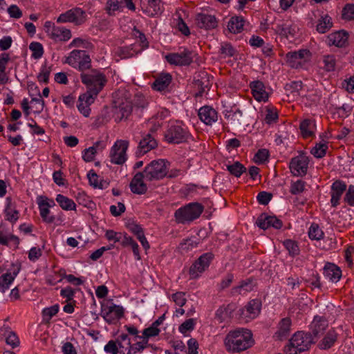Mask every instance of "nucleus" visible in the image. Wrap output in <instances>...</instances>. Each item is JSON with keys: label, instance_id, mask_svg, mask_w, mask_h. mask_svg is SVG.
I'll return each instance as SVG.
<instances>
[{"label": "nucleus", "instance_id": "1", "mask_svg": "<svg viewBox=\"0 0 354 354\" xmlns=\"http://www.w3.org/2000/svg\"><path fill=\"white\" fill-rule=\"evenodd\" d=\"M253 344L251 331L243 328L230 331L224 339L226 350L233 353L247 350Z\"/></svg>", "mask_w": 354, "mask_h": 354}, {"label": "nucleus", "instance_id": "2", "mask_svg": "<svg viewBox=\"0 0 354 354\" xmlns=\"http://www.w3.org/2000/svg\"><path fill=\"white\" fill-rule=\"evenodd\" d=\"M315 343L314 337L310 333L298 331L295 333L285 347L286 354H298L308 350Z\"/></svg>", "mask_w": 354, "mask_h": 354}, {"label": "nucleus", "instance_id": "3", "mask_svg": "<svg viewBox=\"0 0 354 354\" xmlns=\"http://www.w3.org/2000/svg\"><path fill=\"white\" fill-rule=\"evenodd\" d=\"M82 82L86 86L87 90L99 94L106 83L104 73L97 70H92L88 73H82Z\"/></svg>", "mask_w": 354, "mask_h": 354}, {"label": "nucleus", "instance_id": "4", "mask_svg": "<svg viewBox=\"0 0 354 354\" xmlns=\"http://www.w3.org/2000/svg\"><path fill=\"white\" fill-rule=\"evenodd\" d=\"M64 63L82 73L91 67V59L89 55L82 50H73L65 57Z\"/></svg>", "mask_w": 354, "mask_h": 354}, {"label": "nucleus", "instance_id": "5", "mask_svg": "<svg viewBox=\"0 0 354 354\" xmlns=\"http://www.w3.org/2000/svg\"><path fill=\"white\" fill-rule=\"evenodd\" d=\"M203 206L198 203H192L177 209L174 214L179 223H186L198 218L203 212Z\"/></svg>", "mask_w": 354, "mask_h": 354}, {"label": "nucleus", "instance_id": "6", "mask_svg": "<svg viewBox=\"0 0 354 354\" xmlns=\"http://www.w3.org/2000/svg\"><path fill=\"white\" fill-rule=\"evenodd\" d=\"M167 162L164 159L152 160L148 164L143 173L145 174V181L159 180L167 174Z\"/></svg>", "mask_w": 354, "mask_h": 354}, {"label": "nucleus", "instance_id": "7", "mask_svg": "<svg viewBox=\"0 0 354 354\" xmlns=\"http://www.w3.org/2000/svg\"><path fill=\"white\" fill-rule=\"evenodd\" d=\"M190 134L179 121L171 123L165 131V138L169 143L179 144L187 140Z\"/></svg>", "mask_w": 354, "mask_h": 354}, {"label": "nucleus", "instance_id": "8", "mask_svg": "<svg viewBox=\"0 0 354 354\" xmlns=\"http://www.w3.org/2000/svg\"><path fill=\"white\" fill-rule=\"evenodd\" d=\"M44 27L48 37L55 42H66L72 37L70 29L56 26L50 21H46Z\"/></svg>", "mask_w": 354, "mask_h": 354}, {"label": "nucleus", "instance_id": "9", "mask_svg": "<svg viewBox=\"0 0 354 354\" xmlns=\"http://www.w3.org/2000/svg\"><path fill=\"white\" fill-rule=\"evenodd\" d=\"M86 19V12L80 8H73L59 15L56 19L57 23H71L75 26L83 24Z\"/></svg>", "mask_w": 354, "mask_h": 354}, {"label": "nucleus", "instance_id": "10", "mask_svg": "<svg viewBox=\"0 0 354 354\" xmlns=\"http://www.w3.org/2000/svg\"><path fill=\"white\" fill-rule=\"evenodd\" d=\"M129 147L127 140H117L110 151V160L113 164L122 165L127 160V150Z\"/></svg>", "mask_w": 354, "mask_h": 354}, {"label": "nucleus", "instance_id": "11", "mask_svg": "<svg viewBox=\"0 0 354 354\" xmlns=\"http://www.w3.org/2000/svg\"><path fill=\"white\" fill-rule=\"evenodd\" d=\"M214 257V254L212 252L202 254L190 267V278H198L209 267Z\"/></svg>", "mask_w": 354, "mask_h": 354}, {"label": "nucleus", "instance_id": "12", "mask_svg": "<svg viewBox=\"0 0 354 354\" xmlns=\"http://www.w3.org/2000/svg\"><path fill=\"white\" fill-rule=\"evenodd\" d=\"M275 32L281 37L292 39L299 31L297 25L292 20L288 19L277 24L274 28Z\"/></svg>", "mask_w": 354, "mask_h": 354}, {"label": "nucleus", "instance_id": "13", "mask_svg": "<svg viewBox=\"0 0 354 354\" xmlns=\"http://www.w3.org/2000/svg\"><path fill=\"white\" fill-rule=\"evenodd\" d=\"M310 59V52L302 49L290 52L286 55V62L291 68H301Z\"/></svg>", "mask_w": 354, "mask_h": 354}, {"label": "nucleus", "instance_id": "14", "mask_svg": "<svg viewBox=\"0 0 354 354\" xmlns=\"http://www.w3.org/2000/svg\"><path fill=\"white\" fill-rule=\"evenodd\" d=\"M165 58L169 64L178 66L189 65L193 61L192 52L186 48L178 53H169Z\"/></svg>", "mask_w": 354, "mask_h": 354}, {"label": "nucleus", "instance_id": "15", "mask_svg": "<svg viewBox=\"0 0 354 354\" xmlns=\"http://www.w3.org/2000/svg\"><path fill=\"white\" fill-rule=\"evenodd\" d=\"M308 158L304 154H300L293 158L290 163V169L296 176H304L307 173Z\"/></svg>", "mask_w": 354, "mask_h": 354}, {"label": "nucleus", "instance_id": "16", "mask_svg": "<svg viewBox=\"0 0 354 354\" xmlns=\"http://www.w3.org/2000/svg\"><path fill=\"white\" fill-rule=\"evenodd\" d=\"M261 303L259 299L250 301L240 310V316L245 322L256 318L261 311Z\"/></svg>", "mask_w": 354, "mask_h": 354}, {"label": "nucleus", "instance_id": "17", "mask_svg": "<svg viewBox=\"0 0 354 354\" xmlns=\"http://www.w3.org/2000/svg\"><path fill=\"white\" fill-rule=\"evenodd\" d=\"M256 225L263 230H266L271 227L274 229H280L282 227V221L275 216H270L263 213L257 218Z\"/></svg>", "mask_w": 354, "mask_h": 354}, {"label": "nucleus", "instance_id": "18", "mask_svg": "<svg viewBox=\"0 0 354 354\" xmlns=\"http://www.w3.org/2000/svg\"><path fill=\"white\" fill-rule=\"evenodd\" d=\"M103 317L108 323H112L115 320L120 319L124 315V308L122 306L112 304L104 308L102 310Z\"/></svg>", "mask_w": 354, "mask_h": 354}, {"label": "nucleus", "instance_id": "19", "mask_svg": "<svg viewBox=\"0 0 354 354\" xmlns=\"http://www.w3.org/2000/svg\"><path fill=\"white\" fill-rule=\"evenodd\" d=\"M145 180V174L143 171L136 173L130 183L131 191L140 195L145 194L147 191V186Z\"/></svg>", "mask_w": 354, "mask_h": 354}, {"label": "nucleus", "instance_id": "20", "mask_svg": "<svg viewBox=\"0 0 354 354\" xmlns=\"http://www.w3.org/2000/svg\"><path fill=\"white\" fill-rule=\"evenodd\" d=\"M346 190V185L342 180H336L331 185L330 203L333 207H337L344 192Z\"/></svg>", "mask_w": 354, "mask_h": 354}, {"label": "nucleus", "instance_id": "21", "mask_svg": "<svg viewBox=\"0 0 354 354\" xmlns=\"http://www.w3.org/2000/svg\"><path fill=\"white\" fill-rule=\"evenodd\" d=\"M200 120L207 125H212L218 120L217 111L209 106H204L198 110Z\"/></svg>", "mask_w": 354, "mask_h": 354}, {"label": "nucleus", "instance_id": "22", "mask_svg": "<svg viewBox=\"0 0 354 354\" xmlns=\"http://www.w3.org/2000/svg\"><path fill=\"white\" fill-rule=\"evenodd\" d=\"M348 35L346 31L339 30L330 34L327 37L326 43L328 46L344 47L348 43Z\"/></svg>", "mask_w": 354, "mask_h": 354}, {"label": "nucleus", "instance_id": "23", "mask_svg": "<svg viewBox=\"0 0 354 354\" xmlns=\"http://www.w3.org/2000/svg\"><path fill=\"white\" fill-rule=\"evenodd\" d=\"M157 146L156 140L152 137L150 133H147L140 141L138 149L136 151L137 156H142L151 149L156 148Z\"/></svg>", "mask_w": 354, "mask_h": 354}, {"label": "nucleus", "instance_id": "24", "mask_svg": "<svg viewBox=\"0 0 354 354\" xmlns=\"http://www.w3.org/2000/svg\"><path fill=\"white\" fill-rule=\"evenodd\" d=\"M147 5L142 11L149 17H153L162 14L164 10L161 0H147Z\"/></svg>", "mask_w": 354, "mask_h": 354}, {"label": "nucleus", "instance_id": "25", "mask_svg": "<svg viewBox=\"0 0 354 354\" xmlns=\"http://www.w3.org/2000/svg\"><path fill=\"white\" fill-rule=\"evenodd\" d=\"M132 111V104L130 102L126 101L115 106L113 109V116L116 121H120L123 118H127Z\"/></svg>", "mask_w": 354, "mask_h": 354}, {"label": "nucleus", "instance_id": "26", "mask_svg": "<svg viewBox=\"0 0 354 354\" xmlns=\"http://www.w3.org/2000/svg\"><path fill=\"white\" fill-rule=\"evenodd\" d=\"M328 326V321L323 317L315 316L310 324L313 337H317L323 334Z\"/></svg>", "mask_w": 354, "mask_h": 354}, {"label": "nucleus", "instance_id": "27", "mask_svg": "<svg viewBox=\"0 0 354 354\" xmlns=\"http://www.w3.org/2000/svg\"><path fill=\"white\" fill-rule=\"evenodd\" d=\"M6 205L4 209L5 218L6 221L15 223L19 219V212L16 209V205L12 202L10 197L6 198Z\"/></svg>", "mask_w": 354, "mask_h": 354}, {"label": "nucleus", "instance_id": "28", "mask_svg": "<svg viewBox=\"0 0 354 354\" xmlns=\"http://www.w3.org/2000/svg\"><path fill=\"white\" fill-rule=\"evenodd\" d=\"M196 19L198 27L201 28L212 29L217 26V21L213 15L198 14Z\"/></svg>", "mask_w": 354, "mask_h": 354}, {"label": "nucleus", "instance_id": "29", "mask_svg": "<svg viewBox=\"0 0 354 354\" xmlns=\"http://www.w3.org/2000/svg\"><path fill=\"white\" fill-rule=\"evenodd\" d=\"M324 277L332 282H337L342 277L341 270L333 263H327L324 268Z\"/></svg>", "mask_w": 354, "mask_h": 354}, {"label": "nucleus", "instance_id": "30", "mask_svg": "<svg viewBox=\"0 0 354 354\" xmlns=\"http://www.w3.org/2000/svg\"><path fill=\"white\" fill-rule=\"evenodd\" d=\"M250 88L252 95L257 101H266L268 98V94L265 90L263 82L255 81L251 83Z\"/></svg>", "mask_w": 354, "mask_h": 354}, {"label": "nucleus", "instance_id": "31", "mask_svg": "<svg viewBox=\"0 0 354 354\" xmlns=\"http://www.w3.org/2000/svg\"><path fill=\"white\" fill-rule=\"evenodd\" d=\"M19 272L16 268L12 272H6L0 277V291L4 293L8 290Z\"/></svg>", "mask_w": 354, "mask_h": 354}, {"label": "nucleus", "instance_id": "32", "mask_svg": "<svg viewBox=\"0 0 354 354\" xmlns=\"http://www.w3.org/2000/svg\"><path fill=\"white\" fill-rule=\"evenodd\" d=\"M171 75L169 73H162L153 83V88L158 91H163L171 84Z\"/></svg>", "mask_w": 354, "mask_h": 354}, {"label": "nucleus", "instance_id": "33", "mask_svg": "<svg viewBox=\"0 0 354 354\" xmlns=\"http://www.w3.org/2000/svg\"><path fill=\"white\" fill-rule=\"evenodd\" d=\"M291 326V320L290 318H283L278 325V330L274 334V336L279 340H281L287 337L290 333Z\"/></svg>", "mask_w": 354, "mask_h": 354}, {"label": "nucleus", "instance_id": "34", "mask_svg": "<svg viewBox=\"0 0 354 354\" xmlns=\"http://www.w3.org/2000/svg\"><path fill=\"white\" fill-rule=\"evenodd\" d=\"M115 342L117 343V345L120 351V354H126V351H127V354H130L131 344L128 335L124 333L120 335L115 339Z\"/></svg>", "mask_w": 354, "mask_h": 354}, {"label": "nucleus", "instance_id": "35", "mask_svg": "<svg viewBox=\"0 0 354 354\" xmlns=\"http://www.w3.org/2000/svg\"><path fill=\"white\" fill-rule=\"evenodd\" d=\"M333 27L332 18L328 15H323L317 21L316 30L319 33L324 34Z\"/></svg>", "mask_w": 354, "mask_h": 354}, {"label": "nucleus", "instance_id": "36", "mask_svg": "<svg viewBox=\"0 0 354 354\" xmlns=\"http://www.w3.org/2000/svg\"><path fill=\"white\" fill-rule=\"evenodd\" d=\"M225 118L234 126L242 125L243 123L242 111L238 109L227 110L225 113Z\"/></svg>", "mask_w": 354, "mask_h": 354}, {"label": "nucleus", "instance_id": "37", "mask_svg": "<svg viewBox=\"0 0 354 354\" xmlns=\"http://www.w3.org/2000/svg\"><path fill=\"white\" fill-rule=\"evenodd\" d=\"M10 57L8 53H2L0 56V84H6L9 80L6 73V66Z\"/></svg>", "mask_w": 354, "mask_h": 354}, {"label": "nucleus", "instance_id": "38", "mask_svg": "<svg viewBox=\"0 0 354 354\" xmlns=\"http://www.w3.org/2000/svg\"><path fill=\"white\" fill-rule=\"evenodd\" d=\"M315 122L313 120L306 119L300 124V130L303 137L308 138L314 135L315 130Z\"/></svg>", "mask_w": 354, "mask_h": 354}, {"label": "nucleus", "instance_id": "39", "mask_svg": "<svg viewBox=\"0 0 354 354\" xmlns=\"http://www.w3.org/2000/svg\"><path fill=\"white\" fill-rule=\"evenodd\" d=\"M0 335L6 337V342L8 344L10 345L12 348L17 347L19 345V339L17 335L9 330L8 328H1Z\"/></svg>", "mask_w": 354, "mask_h": 354}, {"label": "nucleus", "instance_id": "40", "mask_svg": "<svg viewBox=\"0 0 354 354\" xmlns=\"http://www.w3.org/2000/svg\"><path fill=\"white\" fill-rule=\"evenodd\" d=\"M244 26V19L242 17H233L227 24L228 30L232 33L240 32Z\"/></svg>", "mask_w": 354, "mask_h": 354}, {"label": "nucleus", "instance_id": "41", "mask_svg": "<svg viewBox=\"0 0 354 354\" xmlns=\"http://www.w3.org/2000/svg\"><path fill=\"white\" fill-rule=\"evenodd\" d=\"M123 8V2L118 0H108L105 7L109 15H115L117 12H122Z\"/></svg>", "mask_w": 354, "mask_h": 354}, {"label": "nucleus", "instance_id": "42", "mask_svg": "<svg viewBox=\"0 0 354 354\" xmlns=\"http://www.w3.org/2000/svg\"><path fill=\"white\" fill-rule=\"evenodd\" d=\"M56 201L58 203L61 208L64 210H75L76 208V205L74 203V201L72 199L62 194L57 195Z\"/></svg>", "mask_w": 354, "mask_h": 354}, {"label": "nucleus", "instance_id": "43", "mask_svg": "<svg viewBox=\"0 0 354 354\" xmlns=\"http://www.w3.org/2000/svg\"><path fill=\"white\" fill-rule=\"evenodd\" d=\"M337 335L333 330H330L322 341L319 343V347L321 349H328L330 348L337 339Z\"/></svg>", "mask_w": 354, "mask_h": 354}, {"label": "nucleus", "instance_id": "44", "mask_svg": "<svg viewBox=\"0 0 354 354\" xmlns=\"http://www.w3.org/2000/svg\"><path fill=\"white\" fill-rule=\"evenodd\" d=\"M322 62L324 64V68L326 71L330 72L335 70L336 59L334 55H324L322 58Z\"/></svg>", "mask_w": 354, "mask_h": 354}, {"label": "nucleus", "instance_id": "45", "mask_svg": "<svg viewBox=\"0 0 354 354\" xmlns=\"http://www.w3.org/2000/svg\"><path fill=\"white\" fill-rule=\"evenodd\" d=\"M70 48L77 47V48H83L86 49H91L93 48V44L86 39H83L80 37L75 38L72 40V41L68 45Z\"/></svg>", "mask_w": 354, "mask_h": 354}, {"label": "nucleus", "instance_id": "46", "mask_svg": "<svg viewBox=\"0 0 354 354\" xmlns=\"http://www.w3.org/2000/svg\"><path fill=\"white\" fill-rule=\"evenodd\" d=\"M227 169L232 175L236 177H240L246 171L245 167L239 162H235L232 165H227Z\"/></svg>", "mask_w": 354, "mask_h": 354}, {"label": "nucleus", "instance_id": "47", "mask_svg": "<svg viewBox=\"0 0 354 354\" xmlns=\"http://www.w3.org/2000/svg\"><path fill=\"white\" fill-rule=\"evenodd\" d=\"M278 119V113L276 109L273 107H266V115L264 120L266 123L271 124L275 123Z\"/></svg>", "mask_w": 354, "mask_h": 354}, {"label": "nucleus", "instance_id": "48", "mask_svg": "<svg viewBox=\"0 0 354 354\" xmlns=\"http://www.w3.org/2000/svg\"><path fill=\"white\" fill-rule=\"evenodd\" d=\"M160 330L158 328H156L153 325L146 328L143 330L142 335L139 337V339H145L149 341L151 337H156L159 335Z\"/></svg>", "mask_w": 354, "mask_h": 354}, {"label": "nucleus", "instance_id": "49", "mask_svg": "<svg viewBox=\"0 0 354 354\" xmlns=\"http://www.w3.org/2000/svg\"><path fill=\"white\" fill-rule=\"evenodd\" d=\"M29 48L32 51V57L35 59H39L44 54V48L41 44L37 41H32L29 45Z\"/></svg>", "mask_w": 354, "mask_h": 354}, {"label": "nucleus", "instance_id": "50", "mask_svg": "<svg viewBox=\"0 0 354 354\" xmlns=\"http://www.w3.org/2000/svg\"><path fill=\"white\" fill-rule=\"evenodd\" d=\"M37 205L39 209V214L43 221L48 224L53 223L55 220V216L50 215V209L41 205V204Z\"/></svg>", "mask_w": 354, "mask_h": 354}, {"label": "nucleus", "instance_id": "51", "mask_svg": "<svg viewBox=\"0 0 354 354\" xmlns=\"http://www.w3.org/2000/svg\"><path fill=\"white\" fill-rule=\"evenodd\" d=\"M308 236L310 239L320 240L324 236V232L318 225L313 223L309 228Z\"/></svg>", "mask_w": 354, "mask_h": 354}, {"label": "nucleus", "instance_id": "52", "mask_svg": "<svg viewBox=\"0 0 354 354\" xmlns=\"http://www.w3.org/2000/svg\"><path fill=\"white\" fill-rule=\"evenodd\" d=\"M97 95V93L95 94V92L87 90L86 92L79 96L78 102H84V104L86 103L91 106L94 102Z\"/></svg>", "mask_w": 354, "mask_h": 354}, {"label": "nucleus", "instance_id": "53", "mask_svg": "<svg viewBox=\"0 0 354 354\" xmlns=\"http://www.w3.org/2000/svg\"><path fill=\"white\" fill-rule=\"evenodd\" d=\"M328 147L325 143H319L311 149V153L317 158L324 157L326 153Z\"/></svg>", "mask_w": 354, "mask_h": 354}, {"label": "nucleus", "instance_id": "54", "mask_svg": "<svg viewBox=\"0 0 354 354\" xmlns=\"http://www.w3.org/2000/svg\"><path fill=\"white\" fill-rule=\"evenodd\" d=\"M306 183L302 180L292 182L290 185V193L296 195L302 193L305 189Z\"/></svg>", "mask_w": 354, "mask_h": 354}, {"label": "nucleus", "instance_id": "55", "mask_svg": "<svg viewBox=\"0 0 354 354\" xmlns=\"http://www.w3.org/2000/svg\"><path fill=\"white\" fill-rule=\"evenodd\" d=\"M59 309L58 304H55L52 306L45 308L42 310V315L44 319L50 320L54 315H55Z\"/></svg>", "mask_w": 354, "mask_h": 354}, {"label": "nucleus", "instance_id": "56", "mask_svg": "<svg viewBox=\"0 0 354 354\" xmlns=\"http://www.w3.org/2000/svg\"><path fill=\"white\" fill-rule=\"evenodd\" d=\"M30 103L32 104V108L35 109V111L41 113L44 108V101L42 100L39 93L37 94V97H32Z\"/></svg>", "mask_w": 354, "mask_h": 354}, {"label": "nucleus", "instance_id": "57", "mask_svg": "<svg viewBox=\"0 0 354 354\" xmlns=\"http://www.w3.org/2000/svg\"><path fill=\"white\" fill-rule=\"evenodd\" d=\"M51 72V67L44 64L41 68V71L39 73L37 78L40 82L48 83L49 75Z\"/></svg>", "mask_w": 354, "mask_h": 354}, {"label": "nucleus", "instance_id": "58", "mask_svg": "<svg viewBox=\"0 0 354 354\" xmlns=\"http://www.w3.org/2000/svg\"><path fill=\"white\" fill-rule=\"evenodd\" d=\"M283 245L290 255L295 256L299 254V247L296 242H295L294 241H292L290 239L286 240L283 242Z\"/></svg>", "mask_w": 354, "mask_h": 354}, {"label": "nucleus", "instance_id": "59", "mask_svg": "<svg viewBox=\"0 0 354 354\" xmlns=\"http://www.w3.org/2000/svg\"><path fill=\"white\" fill-rule=\"evenodd\" d=\"M344 201L350 206H354V185H350L346 187Z\"/></svg>", "mask_w": 354, "mask_h": 354}, {"label": "nucleus", "instance_id": "60", "mask_svg": "<svg viewBox=\"0 0 354 354\" xmlns=\"http://www.w3.org/2000/svg\"><path fill=\"white\" fill-rule=\"evenodd\" d=\"M198 242L194 239H187L180 244V249L183 252H188L196 248Z\"/></svg>", "mask_w": 354, "mask_h": 354}, {"label": "nucleus", "instance_id": "61", "mask_svg": "<svg viewBox=\"0 0 354 354\" xmlns=\"http://www.w3.org/2000/svg\"><path fill=\"white\" fill-rule=\"evenodd\" d=\"M221 53L223 57H232L234 55L235 50L229 43H224L221 47Z\"/></svg>", "mask_w": 354, "mask_h": 354}, {"label": "nucleus", "instance_id": "62", "mask_svg": "<svg viewBox=\"0 0 354 354\" xmlns=\"http://www.w3.org/2000/svg\"><path fill=\"white\" fill-rule=\"evenodd\" d=\"M104 350L106 353L111 354H118L120 353V351L117 345V343L113 340H110L104 346Z\"/></svg>", "mask_w": 354, "mask_h": 354}, {"label": "nucleus", "instance_id": "63", "mask_svg": "<svg viewBox=\"0 0 354 354\" xmlns=\"http://www.w3.org/2000/svg\"><path fill=\"white\" fill-rule=\"evenodd\" d=\"M37 203L50 209L55 206V203L53 199L48 198L46 196H39L37 198Z\"/></svg>", "mask_w": 354, "mask_h": 354}, {"label": "nucleus", "instance_id": "64", "mask_svg": "<svg viewBox=\"0 0 354 354\" xmlns=\"http://www.w3.org/2000/svg\"><path fill=\"white\" fill-rule=\"evenodd\" d=\"M342 17L346 20L354 19V5H346L342 11Z\"/></svg>", "mask_w": 354, "mask_h": 354}]
</instances>
